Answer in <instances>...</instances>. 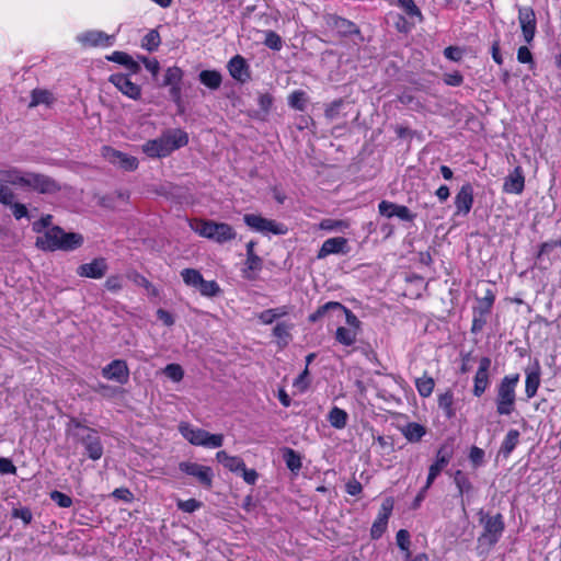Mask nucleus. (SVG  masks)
Instances as JSON below:
<instances>
[{
	"mask_svg": "<svg viewBox=\"0 0 561 561\" xmlns=\"http://www.w3.org/2000/svg\"><path fill=\"white\" fill-rule=\"evenodd\" d=\"M188 135L186 131L174 128L165 130L160 137L146 141L142 146V152L149 158H163L176 149L186 146Z\"/></svg>",
	"mask_w": 561,
	"mask_h": 561,
	"instance_id": "1",
	"label": "nucleus"
},
{
	"mask_svg": "<svg viewBox=\"0 0 561 561\" xmlns=\"http://www.w3.org/2000/svg\"><path fill=\"white\" fill-rule=\"evenodd\" d=\"M67 435L84 447L85 455L92 460L102 458L104 448L98 432L84 425L79 419L71 416L66 426Z\"/></svg>",
	"mask_w": 561,
	"mask_h": 561,
	"instance_id": "2",
	"label": "nucleus"
},
{
	"mask_svg": "<svg viewBox=\"0 0 561 561\" xmlns=\"http://www.w3.org/2000/svg\"><path fill=\"white\" fill-rule=\"evenodd\" d=\"M519 374L504 376L496 386L495 405L499 415H511L515 411L516 387Z\"/></svg>",
	"mask_w": 561,
	"mask_h": 561,
	"instance_id": "3",
	"label": "nucleus"
},
{
	"mask_svg": "<svg viewBox=\"0 0 561 561\" xmlns=\"http://www.w3.org/2000/svg\"><path fill=\"white\" fill-rule=\"evenodd\" d=\"M191 229L201 237L217 243H225L236 238L232 226L226 222H217L208 219H194L190 222Z\"/></svg>",
	"mask_w": 561,
	"mask_h": 561,
	"instance_id": "4",
	"label": "nucleus"
},
{
	"mask_svg": "<svg viewBox=\"0 0 561 561\" xmlns=\"http://www.w3.org/2000/svg\"><path fill=\"white\" fill-rule=\"evenodd\" d=\"M179 431L185 439L195 446L218 448L224 444L222 434H211L203 428L193 427L185 422L180 423Z\"/></svg>",
	"mask_w": 561,
	"mask_h": 561,
	"instance_id": "5",
	"label": "nucleus"
},
{
	"mask_svg": "<svg viewBox=\"0 0 561 561\" xmlns=\"http://www.w3.org/2000/svg\"><path fill=\"white\" fill-rule=\"evenodd\" d=\"M25 188L39 194H56L61 190V186L49 175L27 172Z\"/></svg>",
	"mask_w": 561,
	"mask_h": 561,
	"instance_id": "6",
	"label": "nucleus"
},
{
	"mask_svg": "<svg viewBox=\"0 0 561 561\" xmlns=\"http://www.w3.org/2000/svg\"><path fill=\"white\" fill-rule=\"evenodd\" d=\"M243 221L252 230L261 233L286 234L288 231L285 225L255 214H245Z\"/></svg>",
	"mask_w": 561,
	"mask_h": 561,
	"instance_id": "7",
	"label": "nucleus"
},
{
	"mask_svg": "<svg viewBox=\"0 0 561 561\" xmlns=\"http://www.w3.org/2000/svg\"><path fill=\"white\" fill-rule=\"evenodd\" d=\"M479 516L480 523L484 528L483 537H485L490 543H496L505 527L503 516L501 514L489 516L482 510L479 512Z\"/></svg>",
	"mask_w": 561,
	"mask_h": 561,
	"instance_id": "8",
	"label": "nucleus"
},
{
	"mask_svg": "<svg viewBox=\"0 0 561 561\" xmlns=\"http://www.w3.org/2000/svg\"><path fill=\"white\" fill-rule=\"evenodd\" d=\"M179 469L188 476L195 477L205 488H211L214 474L210 467L202 466L196 462L182 461L179 463Z\"/></svg>",
	"mask_w": 561,
	"mask_h": 561,
	"instance_id": "9",
	"label": "nucleus"
},
{
	"mask_svg": "<svg viewBox=\"0 0 561 561\" xmlns=\"http://www.w3.org/2000/svg\"><path fill=\"white\" fill-rule=\"evenodd\" d=\"M102 376L107 380L125 385L129 380V368L123 359H114L102 368Z\"/></svg>",
	"mask_w": 561,
	"mask_h": 561,
	"instance_id": "10",
	"label": "nucleus"
},
{
	"mask_svg": "<svg viewBox=\"0 0 561 561\" xmlns=\"http://www.w3.org/2000/svg\"><path fill=\"white\" fill-rule=\"evenodd\" d=\"M491 364L492 362L490 357L484 356L479 359V367L473 378L472 389V393L477 398H480L490 385L489 370Z\"/></svg>",
	"mask_w": 561,
	"mask_h": 561,
	"instance_id": "11",
	"label": "nucleus"
},
{
	"mask_svg": "<svg viewBox=\"0 0 561 561\" xmlns=\"http://www.w3.org/2000/svg\"><path fill=\"white\" fill-rule=\"evenodd\" d=\"M392 510H393L392 497L385 499L381 504L379 514L370 528V537L373 539H379L385 534L387 526H388V520L392 513Z\"/></svg>",
	"mask_w": 561,
	"mask_h": 561,
	"instance_id": "12",
	"label": "nucleus"
},
{
	"mask_svg": "<svg viewBox=\"0 0 561 561\" xmlns=\"http://www.w3.org/2000/svg\"><path fill=\"white\" fill-rule=\"evenodd\" d=\"M108 81L115 85L126 96L138 100L141 95V89L138 84L131 82L129 77L124 73H113Z\"/></svg>",
	"mask_w": 561,
	"mask_h": 561,
	"instance_id": "13",
	"label": "nucleus"
},
{
	"mask_svg": "<svg viewBox=\"0 0 561 561\" xmlns=\"http://www.w3.org/2000/svg\"><path fill=\"white\" fill-rule=\"evenodd\" d=\"M104 157L113 164L125 171H134L138 168V160L110 147H104Z\"/></svg>",
	"mask_w": 561,
	"mask_h": 561,
	"instance_id": "14",
	"label": "nucleus"
},
{
	"mask_svg": "<svg viewBox=\"0 0 561 561\" xmlns=\"http://www.w3.org/2000/svg\"><path fill=\"white\" fill-rule=\"evenodd\" d=\"M348 250L350 247L346 238H330L322 243V247L318 251L317 259L322 260L331 254H346Z\"/></svg>",
	"mask_w": 561,
	"mask_h": 561,
	"instance_id": "15",
	"label": "nucleus"
},
{
	"mask_svg": "<svg viewBox=\"0 0 561 561\" xmlns=\"http://www.w3.org/2000/svg\"><path fill=\"white\" fill-rule=\"evenodd\" d=\"M62 228L53 226L47 229L43 236L36 238L35 245L43 251H56L60 242Z\"/></svg>",
	"mask_w": 561,
	"mask_h": 561,
	"instance_id": "16",
	"label": "nucleus"
},
{
	"mask_svg": "<svg viewBox=\"0 0 561 561\" xmlns=\"http://www.w3.org/2000/svg\"><path fill=\"white\" fill-rule=\"evenodd\" d=\"M107 263L103 257H96L90 263L78 266L77 274L81 277L102 278L107 272Z\"/></svg>",
	"mask_w": 561,
	"mask_h": 561,
	"instance_id": "17",
	"label": "nucleus"
},
{
	"mask_svg": "<svg viewBox=\"0 0 561 561\" xmlns=\"http://www.w3.org/2000/svg\"><path fill=\"white\" fill-rule=\"evenodd\" d=\"M473 205V188L470 183L463 184L455 197L457 215H468Z\"/></svg>",
	"mask_w": 561,
	"mask_h": 561,
	"instance_id": "18",
	"label": "nucleus"
},
{
	"mask_svg": "<svg viewBox=\"0 0 561 561\" xmlns=\"http://www.w3.org/2000/svg\"><path fill=\"white\" fill-rule=\"evenodd\" d=\"M228 70L230 76L238 82L244 83L250 79L249 65L240 55H236L229 60Z\"/></svg>",
	"mask_w": 561,
	"mask_h": 561,
	"instance_id": "19",
	"label": "nucleus"
},
{
	"mask_svg": "<svg viewBox=\"0 0 561 561\" xmlns=\"http://www.w3.org/2000/svg\"><path fill=\"white\" fill-rule=\"evenodd\" d=\"M525 187V176L520 167H516L512 173L504 179L503 191L510 194H520Z\"/></svg>",
	"mask_w": 561,
	"mask_h": 561,
	"instance_id": "20",
	"label": "nucleus"
},
{
	"mask_svg": "<svg viewBox=\"0 0 561 561\" xmlns=\"http://www.w3.org/2000/svg\"><path fill=\"white\" fill-rule=\"evenodd\" d=\"M525 373V393L527 399H531L536 396L540 386V366L538 362L535 363L534 367L526 368Z\"/></svg>",
	"mask_w": 561,
	"mask_h": 561,
	"instance_id": "21",
	"label": "nucleus"
},
{
	"mask_svg": "<svg viewBox=\"0 0 561 561\" xmlns=\"http://www.w3.org/2000/svg\"><path fill=\"white\" fill-rule=\"evenodd\" d=\"M255 241L251 240L247 244V261H245V268L243 271L244 277L249 279H253L254 276H252L250 273L259 272L262 270L263 261L262 259L255 254L254 247Z\"/></svg>",
	"mask_w": 561,
	"mask_h": 561,
	"instance_id": "22",
	"label": "nucleus"
},
{
	"mask_svg": "<svg viewBox=\"0 0 561 561\" xmlns=\"http://www.w3.org/2000/svg\"><path fill=\"white\" fill-rule=\"evenodd\" d=\"M26 171L19 169H9L0 171V181L7 184H11L18 187L25 188L26 184Z\"/></svg>",
	"mask_w": 561,
	"mask_h": 561,
	"instance_id": "23",
	"label": "nucleus"
},
{
	"mask_svg": "<svg viewBox=\"0 0 561 561\" xmlns=\"http://www.w3.org/2000/svg\"><path fill=\"white\" fill-rule=\"evenodd\" d=\"M112 36L102 31H88L78 35L77 39L84 46H99L104 43L108 44Z\"/></svg>",
	"mask_w": 561,
	"mask_h": 561,
	"instance_id": "24",
	"label": "nucleus"
},
{
	"mask_svg": "<svg viewBox=\"0 0 561 561\" xmlns=\"http://www.w3.org/2000/svg\"><path fill=\"white\" fill-rule=\"evenodd\" d=\"M83 244V237L77 232H65L62 229L58 250L72 251L80 248Z\"/></svg>",
	"mask_w": 561,
	"mask_h": 561,
	"instance_id": "25",
	"label": "nucleus"
},
{
	"mask_svg": "<svg viewBox=\"0 0 561 561\" xmlns=\"http://www.w3.org/2000/svg\"><path fill=\"white\" fill-rule=\"evenodd\" d=\"M330 25L342 36H348L358 33V28L353 22L341 16H331Z\"/></svg>",
	"mask_w": 561,
	"mask_h": 561,
	"instance_id": "26",
	"label": "nucleus"
},
{
	"mask_svg": "<svg viewBox=\"0 0 561 561\" xmlns=\"http://www.w3.org/2000/svg\"><path fill=\"white\" fill-rule=\"evenodd\" d=\"M216 458L225 468L232 472H239L241 469H244L245 463L241 458L230 456L225 450L218 451Z\"/></svg>",
	"mask_w": 561,
	"mask_h": 561,
	"instance_id": "27",
	"label": "nucleus"
},
{
	"mask_svg": "<svg viewBox=\"0 0 561 561\" xmlns=\"http://www.w3.org/2000/svg\"><path fill=\"white\" fill-rule=\"evenodd\" d=\"M107 60L125 66L131 73L140 71V65L131 56L124 51H114L107 56Z\"/></svg>",
	"mask_w": 561,
	"mask_h": 561,
	"instance_id": "28",
	"label": "nucleus"
},
{
	"mask_svg": "<svg viewBox=\"0 0 561 561\" xmlns=\"http://www.w3.org/2000/svg\"><path fill=\"white\" fill-rule=\"evenodd\" d=\"M454 482L458 489V494L461 497V505L465 510L463 495L470 493L473 490V485L467 474L461 470H457L455 472Z\"/></svg>",
	"mask_w": 561,
	"mask_h": 561,
	"instance_id": "29",
	"label": "nucleus"
},
{
	"mask_svg": "<svg viewBox=\"0 0 561 561\" xmlns=\"http://www.w3.org/2000/svg\"><path fill=\"white\" fill-rule=\"evenodd\" d=\"M387 208H394V210H397L394 213L396 216L403 221H412L415 218V215L412 214L407 206L398 205L389 201H381L378 205V209L386 211Z\"/></svg>",
	"mask_w": 561,
	"mask_h": 561,
	"instance_id": "30",
	"label": "nucleus"
},
{
	"mask_svg": "<svg viewBox=\"0 0 561 561\" xmlns=\"http://www.w3.org/2000/svg\"><path fill=\"white\" fill-rule=\"evenodd\" d=\"M199 81L207 88L211 90H217L220 88L222 82V77L217 70H203L198 75Z\"/></svg>",
	"mask_w": 561,
	"mask_h": 561,
	"instance_id": "31",
	"label": "nucleus"
},
{
	"mask_svg": "<svg viewBox=\"0 0 561 561\" xmlns=\"http://www.w3.org/2000/svg\"><path fill=\"white\" fill-rule=\"evenodd\" d=\"M283 459H284L287 468L291 472H298L301 469V466H302L301 457H300L299 453H297L296 450H294L289 447H285L283 449Z\"/></svg>",
	"mask_w": 561,
	"mask_h": 561,
	"instance_id": "32",
	"label": "nucleus"
},
{
	"mask_svg": "<svg viewBox=\"0 0 561 561\" xmlns=\"http://www.w3.org/2000/svg\"><path fill=\"white\" fill-rule=\"evenodd\" d=\"M495 300L492 289L488 288L483 297L478 298V306L473 308V313L489 314Z\"/></svg>",
	"mask_w": 561,
	"mask_h": 561,
	"instance_id": "33",
	"label": "nucleus"
},
{
	"mask_svg": "<svg viewBox=\"0 0 561 561\" xmlns=\"http://www.w3.org/2000/svg\"><path fill=\"white\" fill-rule=\"evenodd\" d=\"M519 440V432L517 430H510L501 445L500 453L507 457L515 449Z\"/></svg>",
	"mask_w": 561,
	"mask_h": 561,
	"instance_id": "34",
	"label": "nucleus"
},
{
	"mask_svg": "<svg viewBox=\"0 0 561 561\" xmlns=\"http://www.w3.org/2000/svg\"><path fill=\"white\" fill-rule=\"evenodd\" d=\"M404 437L412 443L420 442L425 435V427L419 423H409L402 431Z\"/></svg>",
	"mask_w": 561,
	"mask_h": 561,
	"instance_id": "35",
	"label": "nucleus"
},
{
	"mask_svg": "<svg viewBox=\"0 0 561 561\" xmlns=\"http://www.w3.org/2000/svg\"><path fill=\"white\" fill-rule=\"evenodd\" d=\"M358 331L351 328L339 327L335 332V340L345 346H351L356 342Z\"/></svg>",
	"mask_w": 561,
	"mask_h": 561,
	"instance_id": "36",
	"label": "nucleus"
},
{
	"mask_svg": "<svg viewBox=\"0 0 561 561\" xmlns=\"http://www.w3.org/2000/svg\"><path fill=\"white\" fill-rule=\"evenodd\" d=\"M337 308H342V304L337 301H329L320 306L314 312L309 314L308 320L312 323L321 320L331 311H337Z\"/></svg>",
	"mask_w": 561,
	"mask_h": 561,
	"instance_id": "37",
	"label": "nucleus"
},
{
	"mask_svg": "<svg viewBox=\"0 0 561 561\" xmlns=\"http://www.w3.org/2000/svg\"><path fill=\"white\" fill-rule=\"evenodd\" d=\"M347 419V413L337 407L332 408L328 415V421L330 422V424L339 430L344 428L346 426Z\"/></svg>",
	"mask_w": 561,
	"mask_h": 561,
	"instance_id": "38",
	"label": "nucleus"
},
{
	"mask_svg": "<svg viewBox=\"0 0 561 561\" xmlns=\"http://www.w3.org/2000/svg\"><path fill=\"white\" fill-rule=\"evenodd\" d=\"M183 79V70L176 66L169 67L163 76L162 85L163 87H170V85H179L181 84Z\"/></svg>",
	"mask_w": 561,
	"mask_h": 561,
	"instance_id": "39",
	"label": "nucleus"
},
{
	"mask_svg": "<svg viewBox=\"0 0 561 561\" xmlns=\"http://www.w3.org/2000/svg\"><path fill=\"white\" fill-rule=\"evenodd\" d=\"M435 381L432 377L424 374L422 377L416 378L415 387L421 397L427 398L432 394Z\"/></svg>",
	"mask_w": 561,
	"mask_h": 561,
	"instance_id": "40",
	"label": "nucleus"
},
{
	"mask_svg": "<svg viewBox=\"0 0 561 561\" xmlns=\"http://www.w3.org/2000/svg\"><path fill=\"white\" fill-rule=\"evenodd\" d=\"M290 329L291 327L285 322H279L274 327L273 334L279 340L278 344L280 347L288 345L291 339Z\"/></svg>",
	"mask_w": 561,
	"mask_h": 561,
	"instance_id": "41",
	"label": "nucleus"
},
{
	"mask_svg": "<svg viewBox=\"0 0 561 561\" xmlns=\"http://www.w3.org/2000/svg\"><path fill=\"white\" fill-rule=\"evenodd\" d=\"M307 102V93L302 90H296L288 96V105L297 111H305Z\"/></svg>",
	"mask_w": 561,
	"mask_h": 561,
	"instance_id": "42",
	"label": "nucleus"
},
{
	"mask_svg": "<svg viewBox=\"0 0 561 561\" xmlns=\"http://www.w3.org/2000/svg\"><path fill=\"white\" fill-rule=\"evenodd\" d=\"M181 276L185 285L194 288H198L202 279L204 278L199 271L195 268H184L181 272Z\"/></svg>",
	"mask_w": 561,
	"mask_h": 561,
	"instance_id": "43",
	"label": "nucleus"
},
{
	"mask_svg": "<svg viewBox=\"0 0 561 561\" xmlns=\"http://www.w3.org/2000/svg\"><path fill=\"white\" fill-rule=\"evenodd\" d=\"M161 44V37L157 30L149 31L142 38L141 46L148 51H154Z\"/></svg>",
	"mask_w": 561,
	"mask_h": 561,
	"instance_id": "44",
	"label": "nucleus"
},
{
	"mask_svg": "<svg viewBox=\"0 0 561 561\" xmlns=\"http://www.w3.org/2000/svg\"><path fill=\"white\" fill-rule=\"evenodd\" d=\"M397 545L398 547L404 551V558L410 559L411 558V551H410V534L407 529H400L397 533L396 536Z\"/></svg>",
	"mask_w": 561,
	"mask_h": 561,
	"instance_id": "45",
	"label": "nucleus"
},
{
	"mask_svg": "<svg viewBox=\"0 0 561 561\" xmlns=\"http://www.w3.org/2000/svg\"><path fill=\"white\" fill-rule=\"evenodd\" d=\"M197 290L206 297H215L220 293V287L215 280L202 279Z\"/></svg>",
	"mask_w": 561,
	"mask_h": 561,
	"instance_id": "46",
	"label": "nucleus"
},
{
	"mask_svg": "<svg viewBox=\"0 0 561 561\" xmlns=\"http://www.w3.org/2000/svg\"><path fill=\"white\" fill-rule=\"evenodd\" d=\"M51 100V93L47 90L35 89L32 91V100L30 107L37 106L39 104H49Z\"/></svg>",
	"mask_w": 561,
	"mask_h": 561,
	"instance_id": "47",
	"label": "nucleus"
},
{
	"mask_svg": "<svg viewBox=\"0 0 561 561\" xmlns=\"http://www.w3.org/2000/svg\"><path fill=\"white\" fill-rule=\"evenodd\" d=\"M344 105L345 102L343 99L334 100L327 105L324 110V116L330 121L336 119L340 116L341 110L344 107Z\"/></svg>",
	"mask_w": 561,
	"mask_h": 561,
	"instance_id": "48",
	"label": "nucleus"
},
{
	"mask_svg": "<svg viewBox=\"0 0 561 561\" xmlns=\"http://www.w3.org/2000/svg\"><path fill=\"white\" fill-rule=\"evenodd\" d=\"M398 3L410 18H419L420 21L423 20L422 12L413 0H398Z\"/></svg>",
	"mask_w": 561,
	"mask_h": 561,
	"instance_id": "49",
	"label": "nucleus"
},
{
	"mask_svg": "<svg viewBox=\"0 0 561 561\" xmlns=\"http://www.w3.org/2000/svg\"><path fill=\"white\" fill-rule=\"evenodd\" d=\"M264 45L273 50H280L283 47V39L276 32L266 31Z\"/></svg>",
	"mask_w": 561,
	"mask_h": 561,
	"instance_id": "50",
	"label": "nucleus"
},
{
	"mask_svg": "<svg viewBox=\"0 0 561 561\" xmlns=\"http://www.w3.org/2000/svg\"><path fill=\"white\" fill-rule=\"evenodd\" d=\"M176 506L182 512L194 513L203 506V503L196 499L179 500Z\"/></svg>",
	"mask_w": 561,
	"mask_h": 561,
	"instance_id": "51",
	"label": "nucleus"
},
{
	"mask_svg": "<svg viewBox=\"0 0 561 561\" xmlns=\"http://www.w3.org/2000/svg\"><path fill=\"white\" fill-rule=\"evenodd\" d=\"M274 103V98L271 93H260L257 96V104L260 106L261 113L265 116L270 113Z\"/></svg>",
	"mask_w": 561,
	"mask_h": 561,
	"instance_id": "52",
	"label": "nucleus"
},
{
	"mask_svg": "<svg viewBox=\"0 0 561 561\" xmlns=\"http://www.w3.org/2000/svg\"><path fill=\"white\" fill-rule=\"evenodd\" d=\"M453 400V393L449 391L440 394L438 398V407L445 411L448 417H451L455 414L451 408Z\"/></svg>",
	"mask_w": 561,
	"mask_h": 561,
	"instance_id": "53",
	"label": "nucleus"
},
{
	"mask_svg": "<svg viewBox=\"0 0 561 561\" xmlns=\"http://www.w3.org/2000/svg\"><path fill=\"white\" fill-rule=\"evenodd\" d=\"M49 496L59 507L68 508L72 505V499L60 491H51Z\"/></svg>",
	"mask_w": 561,
	"mask_h": 561,
	"instance_id": "54",
	"label": "nucleus"
},
{
	"mask_svg": "<svg viewBox=\"0 0 561 561\" xmlns=\"http://www.w3.org/2000/svg\"><path fill=\"white\" fill-rule=\"evenodd\" d=\"M446 466V463L440 462L438 459H436L435 462L430 466L428 476L426 480V488H431L435 479L439 476V473L444 470Z\"/></svg>",
	"mask_w": 561,
	"mask_h": 561,
	"instance_id": "55",
	"label": "nucleus"
},
{
	"mask_svg": "<svg viewBox=\"0 0 561 561\" xmlns=\"http://www.w3.org/2000/svg\"><path fill=\"white\" fill-rule=\"evenodd\" d=\"M164 375L173 381H180L183 379L184 371L179 364H169L164 368Z\"/></svg>",
	"mask_w": 561,
	"mask_h": 561,
	"instance_id": "56",
	"label": "nucleus"
},
{
	"mask_svg": "<svg viewBox=\"0 0 561 561\" xmlns=\"http://www.w3.org/2000/svg\"><path fill=\"white\" fill-rule=\"evenodd\" d=\"M337 311L341 313H344L346 324L351 329L356 330V331H358L360 329V321L350 309H347L345 306L342 305V308H337Z\"/></svg>",
	"mask_w": 561,
	"mask_h": 561,
	"instance_id": "57",
	"label": "nucleus"
},
{
	"mask_svg": "<svg viewBox=\"0 0 561 561\" xmlns=\"http://www.w3.org/2000/svg\"><path fill=\"white\" fill-rule=\"evenodd\" d=\"M518 22L519 24H530L536 22V14L533 8H519L518 9Z\"/></svg>",
	"mask_w": 561,
	"mask_h": 561,
	"instance_id": "58",
	"label": "nucleus"
},
{
	"mask_svg": "<svg viewBox=\"0 0 561 561\" xmlns=\"http://www.w3.org/2000/svg\"><path fill=\"white\" fill-rule=\"evenodd\" d=\"M286 314V311L279 312L278 309H267L260 313V320L265 324H271L275 319Z\"/></svg>",
	"mask_w": 561,
	"mask_h": 561,
	"instance_id": "59",
	"label": "nucleus"
},
{
	"mask_svg": "<svg viewBox=\"0 0 561 561\" xmlns=\"http://www.w3.org/2000/svg\"><path fill=\"white\" fill-rule=\"evenodd\" d=\"M346 227L347 224L343 220L324 219L320 222V228L323 230H343Z\"/></svg>",
	"mask_w": 561,
	"mask_h": 561,
	"instance_id": "60",
	"label": "nucleus"
},
{
	"mask_svg": "<svg viewBox=\"0 0 561 561\" xmlns=\"http://www.w3.org/2000/svg\"><path fill=\"white\" fill-rule=\"evenodd\" d=\"M14 193L3 182L0 181V203L3 205H11L14 201Z\"/></svg>",
	"mask_w": 561,
	"mask_h": 561,
	"instance_id": "61",
	"label": "nucleus"
},
{
	"mask_svg": "<svg viewBox=\"0 0 561 561\" xmlns=\"http://www.w3.org/2000/svg\"><path fill=\"white\" fill-rule=\"evenodd\" d=\"M104 286L108 291L117 293L123 288L122 277L118 275H112L107 277Z\"/></svg>",
	"mask_w": 561,
	"mask_h": 561,
	"instance_id": "62",
	"label": "nucleus"
},
{
	"mask_svg": "<svg viewBox=\"0 0 561 561\" xmlns=\"http://www.w3.org/2000/svg\"><path fill=\"white\" fill-rule=\"evenodd\" d=\"M469 459L474 467L481 466L484 459V450L477 446H472L469 453Z\"/></svg>",
	"mask_w": 561,
	"mask_h": 561,
	"instance_id": "63",
	"label": "nucleus"
},
{
	"mask_svg": "<svg viewBox=\"0 0 561 561\" xmlns=\"http://www.w3.org/2000/svg\"><path fill=\"white\" fill-rule=\"evenodd\" d=\"M536 25H537V22L520 25L524 41L527 44H530L534 41L535 34H536Z\"/></svg>",
	"mask_w": 561,
	"mask_h": 561,
	"instance_id": "64",
	"label": "nucleus"
}]
</instances>
